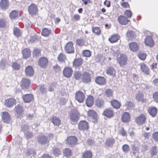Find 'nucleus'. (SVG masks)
<instances>
[{
  "mask_svg": "<svg viewBox=\"0 0 158 158\" xmlns=\"http://www.w3.org/2000/svg\"><path fill=\"white\" fill-rule=\"evenodd\" d=\"M69 116L72 123H76L79 120V113L77 110L74 109L71 111Z\"/></svg>",
  "mask_w": 158,
  "mask_h": 158,
  "instance_id": "nucleus-1",
  "label": "nucleus"
},
{
  "mask_svg": "<svg viewBox=\"0 0 158 158\" xmlns=\"http://www.w3.org/2000/svg\"><path fill=\"white\" fill-rule=\"evenodd\" d=\"M38 142L41 145H44L46 146L48 145L49 140L48 138L43 135H39L37 138Z\"/></svg>",
  "mask_w": 158,
  "mask_h": 158,
  "instance_id": "nucleus-2",
  "label": "nucleus"
},
{
  "mask_svg": "<svg viewBox=\"0 0 158 158\" xmlns=\"http://www.w3.org/2000/svg\"><path fill=\"white\" fill-rule=\"evenodd\" d=\"M28 11L31 16L35 15L38 12V9L37 6L35 4H31L28 7Z\"/></svg>",
  "mask_w": 158,
  "mask_h": 158,
  "instance_id": "nucleus-3",
  "label": "nucleus"
},
{
  "mask_svg": "<svg viewBox=\"0 0 158 158\" xmlns=\"http://www.w3.org/2000/svg\"><path fill=\"white\" fill-rule=\"evenodd\" d=\"M117 59L120 66L122 67L126 64L127 60L126 56L123 54H121L120 56L117 58Z\"/></svg>",
  "mask_w": 158,
  "mask_h": 158,
  "instance_id": "nucleus-4",
  "label": "nucleus"
},
{
  "mask_svg": "<svg viewBox=\"0 0 158 158\" xmlns=\"http://www.w3.org/2000/svg\"><path fill=\"white\" fill-rule=\"evenodd\" d=\"M64 50L65 52L68 53H74V49L73 42H69L67 43L65 47Z\"/></svg>",
  "mask_w": 158,
  "mask_h": 158,
  "instance_id": "nucleus-5",
  "label": "nucleus"
},
{
  "mask_svg": "<svg viewBox=\"0 0 158 158\" xmlns=\"http://www.w3.org/2000/svg\"><path fill=\"white\" fill-rule=\"evenodd\" d=\"M48 60L45 57L40 58L38 61L39 65L41 68H46L48 65Z\"/></svg>",
  "mask_w": 158,
  "mask_h": 158,
  "instance_id": "nucleus-6",
  "label": "nucleus"
},
{
  "mask_svg": "<svg viewBox=\"0 0 158 158\" xmlns=\"http://www.w3.org/2000/svg\"><path fill=\"white\" fill-rule=\"evenodd\" d=\"M85 96L82 92L78 91L75 94V98L79 102H82L85 99Z\"/></svg>",
  "mask_w": 158,
  "mask_h": 158,
  "instance_id": "nucleus-7",
  "label": "nucleus"
},
{
  "mask_svg": "<svg viewBox=\"0 0 158 158\" xmlns=\"http://www.w3.org/2000/svg\"><path fill=\"white\" fill-rule=\"evenodd\" d=\"M88 115L92 121L95 122L97 121V117L95 111L93 110H89L88 112Z\"/></svg>",
  "mask_w": 158,
  "mask_h": 158,
  "instance_id": "nucleus-8",
  "label": "nucleus"
},
{
  "mask_svg": "<svg viewBox=\"0 0 158 158\" xmlns=\"http://www.w3.org/2000/svg\"><path fill=\"white\" fill-rule=\"evenodd\" d=\"M78 126L79 129L82 131L88 130L89 127L88 123L85 121H81L78 124Z\"/></svg>",
  "mask_w": 158,
  "mask_h": 158,
  "instance_id": "nucleus-9",
  "label": "nucleus"
},
{
  "mask_svg": "<svg viewBox=\"0 0 158 158\" xmlns=\"http://www.w3.org/2000/svg\"><path fill=\"white\" fill-rule=\"evenodd\" d=\"M118 21L120 24L122 25H125L130 21L127 17L123 15H120L118 17Z\"/></svg>",
  "mask_w": 158,
  "mask_h": 158,
  "instance_id": "nucleus-10",
  "label": "nucleus"
},
{
  "mask_svg": "<svg viewBox=\"0 0 158 158\" xmlns=\"http://www.w3.org/2000/svg\"><path fill=\"white\" fill-rule=\"evenodd\" d=\"M90 75L87 72L84 73L82 76V81L84 83H87L91 81Z\"/></svg>",
  "mask_w": 158,
  "mask_h": 158,
  "instance_id": "nucleus-11",
  "label": "nucleus"
},
{
  "mask_svg": "<svg viewBox=\"0 0 158 158\" xmlns=\"http://www.w3.org/2000/svg\"><path fill=\"white\" fill-rule=\"evenodd\" d=\"M77 139L74 136H70L68 137L66 142L71 146L76 145L77 143Z\"/></svg>",
  "mask_w": 158,
  "mask_h": 158,
  "instance_id": "nucleus-12",
  "label": "nucleus"
},
{
  "mask_svg": "<svg viewBox=\"0 0 158 158\" xmlns=\"http://www.w3.org/2000/svg\"><path fill=\"white\" fill-rule=\"evenodd\" d=\"M16 102L15 99L13 98H9L5 100V104L7 107H11L15 104Z\"/></svg>",
  "mask_w": 158,
  "mask_h": 158,
  "instance_id": "nucleus-13",
  "label": "nucleus"
},
{
  "mask_svg": "<svg viewBox=\"0 0 158 158\" xmlns=\"http://www.w3.org/2000/svg\"><path fill=\"white\" fill-rule=\"evenodd\" d=\"M1 115L3 122L8 123L10 119V117L8 112H4L1 113Z\"/></svg>",
  "mask_w": 158,
  "mask_h": 158,
  "instance_id": "nucleus-14",
  "label": "nucleus"
},
{
  "mask_svg": "<svg viewBox=\"0 0 158 158\" xmlns=\"http://www.w3.org/2000/svg\"><path fill=\"white\" fill-rule=\"evenodd\" d=\"M9 6V3L7 0H1L0 1V8L3 10L7 9Z\"/></svg>",
  "mask_w": 158,
  "mask_h": 158,
  "instance_id": "nucleus-15",
  "label": "nucleus"
},
{
  "mask_svg": "<svg viewBox=\"0 0 158 158\" xmlns=\"http://www.w3.org/2000/svg\"><path fill=\"white\" fill-rule=\"evenodd\" d=\"M73 73L72 69L69 67H66L64 69L63 73L64 76L66 77H70Z\"/></svg>",
  "mask_w": 158,
  "mask_h": 158,
  "instance_id": "nucleus-16",
  "label": "nucleus"
},
{
  "mask_svg": "<svg viewBox=\"0 0 158 158\" xmlns=\"http://www.w3.org/2000/svg\"><path fill=\"white\" fill-rule=\"evenodd\" d=\"M25 73L26 75L30 77L32 76L34 74V70L32 66H28L26 68Z\"/></svg>",
  "mask_w": 158,
  "mask_h": 158,
  "instance_id": "nucleus-17",
  "label": "nucleus"
},
{
  "mask_svg": "<svg viewBox=\"0 0 158 158\" xmlns=\"http://www.w3.org/2000/svg\"><path fill=\"white\" fill-rule=\"evenodd\" d=\"M21 83L23 88L27 89L30 86V81L28 79L24 78L22 80Z\"/></svg>",
  "mask_w": 158,
  "mask_h": 158,
  "instance_id": "nucleus-18",
  "label": "nucleus"
},
{
  "mask_svg": "<svg viewBox=\"0 0 158 158\" xmlns=\"http://www.w3.org/2000/svg\"><path fill=\"white\" fill-rule=\"evenodd\" d=\"M141 70L144 73L148 75L149 73V69L148 66L145 64L140 63V64Z\"/></svg>",
  "mask_w": 158,
  "mask_h": 158,
  "instance_id": "nucleus-19",
  "label": "nucleus"
},
{
  "mask_svg": "<svg viewBox=\"0 0 158 158\" xmlns=\"http://www.w3.org/2000/svg\"><path fill=\"white\" fill-rule=\"evenodd\" d=\"M129 45L130 49L134 52H137L139 50L138 45L135 42H132L129 43Z\"/></svg>",
  "mask_w": 158,
  "mask_h": 158,
  "instance_id": "nucleus-20",
  "label": "nucleus"
},
{
  "mask_svg": "<svg viewBox=\"0 0 158 158\" xmlns=\"http://www.w3.org/2000/svg\"><path fill=\"white\" fill-rule=\"evenodd\" d=\"M94 99L93 96H89L86 100V106L89 107H91L94 103Z\"/></svg>",
  "mask_w": 158,
  "mask_h": 158,
  "instance_id": "nucleus-21",
  "label": "nucleus"
},
{
  "mask_svg": "<svg viewBox=\"0 0 158 158\" xmlns=\"http://www.w3.org/2000/svg\"><path fill=\"white\" fill-rule=\"evenodd\" d=\"M146 121V118L145 116L142 114H141L139 117L135 119V121L136 123L140 125H142L145 123Z\"/></svg>",
  "mask_w": 158,
  "mask_h": 158,
  "instance_id": "nucleus-22",
  "label": "nucleus"
},
{
  "mask_svg": "<svg viewBox=\"0 0 158 158\" xmlns=\"http://www.w3.org/2000/svg\"><path fill=\"white\" fill-rule=\"evenodd\" d=\"M145 43L146 45L150 47L153 46L154 42L151 36H147L145 40Z\"/></svg>",
  "mask_w": 158,
  "mask_h": 158,
  "instance_id": "nucleus-23",
  "label": "nucleus"
},
{
  "mask_svg": "<svg viewBox=\"0 0 158 158\" xmlns=\"http://www.w3.org/2000/svg\"><path fill=\"white\" fill-rule=\"evenodd\" d=\"M116 72L114 68L111 67H108L106 69V73L113 77L115 76Z\"/></svg>",
  "mask_w": 158,
  "mask_h": 158,
  "instance_id": "nucleus-24",
  "label": "nucleus"
},
{
  "mask_svg": "<svg viewBox=\"0 0 158 158\" xmlns=\"http://www.w3.org/2000/svg\"><path fill=\"white\" fill-rule=\"evenodd\" d=\"M23 99L26 102H29L33 99V95L31 94L24 95L23 97Z\"/></svg>",
  "mask_w": 158,
  "mask_h": 158,
  "instance_id": "nucleus-25",
  "label": "nucleus"
},
{
  "mask_svg": "<svg viewBox=\"0 0 158 158\" xmlns=\"http://www.w3.org/2000/svg\"><path fill=\"white\" fill-rule=\"evenodd\" d=\"M95 82L97 84L101 85H105L106 83L105 78L104 77H97L96 78Z\"/></svg>",
  "mask_w": 158,
  "mask_h": 158,
  "instance_id": "nucleus-26",
  "label": "nucleus"
},
{
  "mask_svg": "<svg viewBox=\"0 0 158 158\" xmlns=\"http://www.w3.org/2000/svg\"><path fill=\"white\" fill-rule=\"evenodd\" d=\"M127 37L128 40H132L135 37L134 32L132 31H128L127 33Z\"/></svg>",
  "mask_w": 158,
  "mask_h": 158,
  "instance_id": "nucleus-27",
  "label": "nucleus"
},
{
  "mask_svg": "<svg viewBox=\"0 0 158 158\" xmlns=\"http://www.w3.org/2000/svg\"><path fill=\"white\" fill-rule=\"evenodd\" d=\"M148 112L150 115L152 117H155L157 112V109L154 107H150L148 110Z\"/></svg>",
  "mask_w": 158,
  "mask_h": 158,
  "instance_id": "nucleus-28",
  "label": "nucleus"
},
{
  "mask_svg": "<svg viewBox=\"0 0 158 158\" xmlns=\"http://www.w3.org/2000/svg\"><path fill=\"white\" fill-rule=\"evenodd\" d=\"M104 115L108 118L112 117L114 115L113 112L111 108H109L103 112Z\"/></svg>",
  "mask_w": 158,
  "mask_h": 158,
  "instance_id": "nucleus-29",
  "label": "nucleus"
},
{
  "mask_svg": "<svg viewBox=\"0 0 158 158\" xmlns=\"http://www.w3.org/2000/svg\"><path fill=\"white\" fill-rule=\"evenodd\" d=\"M121 119L123 122H126L128 121L130 119V114L127 112L123 113L122 115Z\"/></svg>",
  "mask_w": 158,
  "mask_h": 158,
  "instance_id": "nucleus-30",
  "label": "nucleus"
},
{
  "mask_svg": "<svg viewBox=\"0 0 158 158\" xmlns=\"http://www.w3.org/2000/svg\"><path fill=\"white\" fill-rule=\"evenodd\" d=\"M115 142V140L112 138H108L106 139L105 141L106 146L108 147L112 146Z\"/></svg>",
  "mask_w": 158,
  "mask_h": 158,
  "instance_id": "nucleus-31",
  "label": "nucleus"
},
{
  "mask_svg": "<svg viewBox=\"0 0 158 158\" xmlns=\"http://www.w3.org/2000/svg\"><path fill=\"white\" fill-rule=\"evenodd\" d=\"M119 36L118 34H115L112 35L109 38V41L111 43H114L117 42L119 39Z\"/></svg>",
  "mask_w": 158,
  "mask_h": 158,
  "instance_id": "nucleus-32",
  "label": "nucleus"
},
{
  "mask_svg": "<svg viewBox=\"0 0 158 158\" xmlns=\"http://www.w3.org/2000/svg\"><path fill=\"white\" fill-rule=\"evenodd\" d=\"M111 103L113 107L116 109H118L120 107L121 104L118 100H114L111 101Z\"/></svg>",
  "mask_w": 158,
  "mask_h": 158,
  "instance_id": "nucleus-33",
  "label": "nucleus"
},
{
  "mask_svg": "<svg viewBox=\"0 0 158 158\" xmlns=\"http://www.w3.org/2000/svg\"><path fill=\"white\" fill-rule=\"evenodd\" d=\"M23 56L25 58L29 57L31 55V52L30 50L29 49L26 48L24 49L23 51Z\"/></svg>",
  "mask_w": 158,
  "mask_h": 158,
  "instance_id": "nucleus-34",
  "label": "nucleus"
},
{
  "mask_svg": "<svg viewBox=\"0 0 158 158\" xmlns=\"http://www.w3.org/2000/svg\"><path fill=\"white\" fill-rule=\"evenodd\" d=\"M82 64V60L81 59H75L73 62V65L77 67L81 65Z\"/></svg>",
  "mask_w": 158,
  "mask_h": 158,
  "instance_id": "nucleus-35",
  "label": "nucleus"
},
{
  "mask_svg": "<svg viewBox=\"0 0 158 158\" xmlns=\"http://www.w3.org/2000/svg\"><path fill=\"white\" fill-rule=\"evenodd\" d=\"M52 122L54 125L59 126L60 124L61 121L59 118L55 116L52 118Z\"/></svg>",
  "mask_w": 158,
  "mask_h": 158,
  "instance_id": "nucleus-36",
  "label": "nucleus"
},
{
  "mask_svg": "<svg viewBox=\"0 0 158 158\" xmlns=\"http://www.w3.org/2000/svg\"><path fill=\"white\" fill-rule=\"evenodd\" d=\"M92 153L91 152L87 151L83 153L82 157L83 158H92Z\"/></svg>",
  "mask_w": 158,
  "mask_h": 158,
  "instance_id": "nucleus-37",
  "label": "nucleus"
},
{
  "mask_svg": "<svg viewBox=\"0 0 158 158\" xmlns=\"http://www.w3.org/2000/svg\"><path fill=\"white\" fill-rule=\"evenodd\" d=\"M10 18L11 19H15L18 16V13L16 10H12L9 14Z\"/></svg>",
  "mask_w": 158,
  "mask_h": 158,
  "instance_id": "nucleus-38",
  "label": "nucleus"
},
{
  "mask_svg": "<svg viewBox=\"0 0 158 158\" xmlns=\"http://www.w3.org/2000/svg\"><path fill=\"white\" fill-rule=\"evenodd\" d=\"M104 101L100 98H98L96 101V105L99 107H102L104 106Z\"/></svg>",
  "mask_w": 158,
  "mask_h": 158,
  "instance_id": "nucleus-39",
  "label": "nucleus"
},
{
  "mask_svg": "<svg viewBox=\"0 0 158 158\" xmlns=\"http://www.w3.org/2000/svg\"><path fill=\"white\" fill-rule=\"evenodd\" d=\"M15 111L18 114H21L23 111V108L21 106L18 105L17 107H15Z\"/></svg>",
  "mask_w": 158,
  "mask_h": 158,
  "instance_id": "nucleus-40",
  "label": "nucleus"
},
{
  "mask_svg": "<svg viewBox=\"0 0 158 158\" xmlns=\"http://www.w3.org/2000/svg\"><path fill=\"white\" fill-rule=\"evenodd\" d=\"M13 31L15 35L17 37H19L21 35V33L20 30L17 27L14 28Z\"/></svg>",
  "mask_w": 158,
  "mask_h": 158,
  "instance_id": "nucleus-41",
  "label": "nucleus"
},
{
  "mask_svg": "<svg viewBox=\"0 0 158 158\" xmlns=\"http://www.w3.org/2000/svg\"><path fill=\"white\" fill-rule=\"evenodd\" d=\"M63 153L66 156H71L72 152L69 148H66L64 150Z\"/></svg>",
  "mask_w": 158,
  "mask_h": 158,
  "instance_id": "nucleus-42",
  "label": "nucleus"
},
{
  "mask_svg": "<svg viewBox=\"0 0 158 158\" xmlns=\"http://www.w3.org/2000/svg\"><path fill=\"white\" fill-rule=\"evenodd\" d=\"M56 85V83L53 82L49 85L48 88V90L50 92H53L54 90V88Z\"/></svg>",
  "mask_w": 158,
  "mask_h": 158,
  "instance_id": "nucleus-43",
  "label": "nucleus"
},
{
  "mask_svg": "<svg viewBox=\"0 0 158 158\" xmlns=\"http://www.w3.org/2000/svg\"><path fill=\"white\" fill-rule=\"evenodd\" d=\"M40 90L43 94L47 92L46 87L44 84L39 85Z\"/></svg>",
  "mask_w": 158,
  "mask_h": 158,
  "instance_id": "nucleus-44",
  "label": "nucleus"
},
{
  "mask_svg": "<svg viewBox=\"0 0 158 158\" xmlns=\"http://www.w3.org/2000/svg\"><path fill=\"white\" fill-rule=\"evenodd\" d=\"M147 55L146 53L143 52H139L138 54V56L141 60H144L146 57Z\"/></svg>",
  "mask_w": 158,
  "mask_h": 158,
  "instance_id": "nucleus-45",
  "label": "nucleus"
},
{
  "mask_svg": "<svg viewBox=\"0 0 158 158\" xmlns=\"http://www.w3.org/2000/svg\"><path fill=\"white\" fill-rule=\"evenodd\" d=\"M50 33V31L48 29L44 28L42 31L41 34L44 36H46L48 35Z\"/></svg>",
  "mask_w": 158,
  "mask_h": 158,
  "instance_id": "nucleus-46",
  "label": "nucleus"
},
{
  "mask_svg": "<svg viewBox=\"0 0 158 158\" xmlns=\"http://www.w3.org/2000/svg\"><path fill=\"white\" fill-rule=\"evenodd\" d=\"M81 77V72L79 71H75L74 73V77L76 80H79Z\"/></svg>",
  "mask_w": 158,
  "mask_h": 158,
  "instance_id": "nucleus-47",
  "label": "nucleus"
},
{
  "mask_svg": "<svg viewBox=\"0 0 158 158\" xmlns=\"http://www.w3.org/2000/svg\"><path fill=\"white\" fill-rule=\"evenodd\" d=\"M52 152L53 154L56 156L61 154V152L60 149L56 148H54L53 149Z\"/></svg>",
  "mask_w": 158,
  "mask_h": 158,
  "instance_id": "nucleus-48",
  "label": "nucleus"
},
{
  "mask_svg": "<svg viewBox=\"0 0 158 158\" xmlns=\"http://www.w3.org/2000/svg\"><path fill=\"white\" fill-rule=\"evenodd\" d=\"M92 31L94 33L98 35H99L101 34V31L100 29L98 27H93L92 28Z\"/></svg>",
  "mask_w": 158,
  "mask_h": 158,
  "instance_id": "nucleus-49",
  "label": "nucleus"
},
{
  "mask_svg": "<svg viewBox=\"0 0 158 158\" xmlns=\"http://www.w3.org/2000/svg\"><path fill=\"white\" fill-rule=\"evenodd\" d=\"M57 58L59 61L60 62H64L66 59V57L64 54L60 53L58 56Z\"/></svg>",
  "mask_w": 158,
  "mask_h": 158,
  "instance_id": "nucleus-50",
  "label": "nucleus"
},
{
  "mask_svg": "<svg viewBox=\"0 0 158 158\" xmlns=\"http://www.w3.org/2000/svg\"><path fill=\"white\" fill-rule=\"evenodd\" d=\"M12 67L14 69L18 70L20 69V65L18 63L16 62H15L13 63Z\"/></svg>",
  "mask_w": 158,
  "mask_h": 158,
  "instance_id": "nucleus-51",
  "label": "nucleus"
},
{
  "mask_svg": "<svg viewBox=\"0 0 158 158\" xmlns=\"http://www.w3.org/2000/svg\"><path fill=\"white\" fill-rule=\"evenodd\" d=\"M157 148L156 146H154L151 149L150 151L151 154L153 156L155 155L157 153Z\"/></svg>",
  "mask_w": 158,
  "mask_h": 158,
  "instance_id": "nucleus-52",
  "label": "nucleus"
},
{
  "mask_svg": "<svg viewBox=\"0 0 158 158\" xmlns=\"http://www.w3.org/2000/svg\"><path fill=\"white\" fill-rule=\"evenodd\" d=\"M129 147L127 144H124L122 147L123 152L125 153H127L129 150Z\"/></svg>",
  "mask_w": 158,
  "mask_h": 158,
  "instance_id": "nucleus-53",
  "label": "nucleus"
},
{
  "mask_svg": "<svg viewBox=\"0 0 158 158\" xmlns=\"http://www.w3.org/2000/svg\"><path fill=\"white\" fill-rule=\"evenodd\" d=\"M40 49H36L34 50L33 55L34 56H38L40 55Z\"/></svg>",
  "mask_w": 158,
  "mask_h": 158,
  "instance_id": "nucleus-54",
  "label": "nucleus"
},
{
  "mask_svg": "<svg viewBox=\"0 0 158 158\" xmlns=\"http://www.w3.org/2000/svg\"><path fill=\"white\" fill-rule=\"evenodd\" d=\"M77 44L80 46H83L84 44V42L82 39H77L76 41Z\"/></svg>",
  "mask_w": 158,
  "mask_h": 158,
  "instance_id": "nucleus-55",
  "label": "nucleus"
},
{
  "mask_svg": "<svg viewBox=\"0 0 158 158\" xmlns=\"http://www.w3.org/2000/svg\"><path fill=\"white\" fill-rule=\"evenodd\" d=\"M27 156H29L32 154L34 155L36 153L34 150L32 149H28L26 153Z\"/></svg>",
  "mask_w": 158,
  "mask_h": 158,
  "instance_id": "nucleus-56",
  "label": "nucleus"
},
{
  "mask_svg": "<svg viewBox=\"0 0 158 158\" xmlns=\"http://www.w3.org/2000/svg\"><path fill=\"white\" fill-rule=\"evenodd\" d=\"M126 106L128 109H130L133 106V103L130 101H127L126 103Z\"/></svg>",
  "mask_w": 158,
  "mask_h": 158,
  "instance_id": "nucleus-57",
  "label": "nucleus"
},
{
  "mask_svg": "<svg viewBox=\"0 0 158 158\" xmlns=\"http://www.w3.org/2000/svg\"><path fill=\"white\" fill-rule=\"evenodd\" d=\"M105 94L108 97L111 96L112 95V91L110 89H106L105 91Z\"/></svg>",
  "mask_w": 158,
  "mask_h": 158,
  "instance_id": "nucleus-58",
  "label": "nucleus"
},
{
  "mask_svg": "<svg viewBox=\"0 0 158 158\" xmlns=\"http://www.w3.org/2000/svg\"><path fill=\"white\" fill-rule=\"evenodd\" d=\"M124 14L128 18H130L132 16V13L130 10H127L124 12Z\"/></svg>",
  "mask_w": 158,
  "mask_h": 158,
  "instance_id": "nucleus-59",
  "label": "nucleus"
},
{
  "mask_svg": "<svg viewBox=\"0 0 158 158\" xmlns=\"http://www.w3.org/2000/svg\"><path fill=\"white\" fill-rule=\"evenodd\" d=\"M83 54L85 56L89 57L91 55V53L89 51L86 50L83 52Z\"/></svg>",
  "mask_w": 158,
  "mask_h": 158,
  "instance_id": "nucleus-60",
  "label": "nucleus"
},
{
  "mask_svg": "<svg viewBox=\"0 0 158 158\" xmlns=\"http://www.w3.org/2000/svg\"><path fill=\"white\" fill-rule=\"evenodd\" d=\"M143 94L141 92H139L137 94L136 96V98L138 101H140L142 100L143 98Z\"/></svg>",
  "mask_w": 158,
  "mask_h": 158,
  "instance_id": "nucleus-61",
  "label": "nucleus"
},
{
  "mask_svg": "<svg viewBox=\"0 0 158 158\" xmlns=\"http://www.w3.org/2000/svg\"><path fill=\"white\" fill-rule=\"evenodd\" d=\"M119 134L123 136H125L126 135L127 133L123 128L121 129L119 131Z\"/></svg>",
  "mask_w": 158,
  "mask_h": 158,
  "instance_id": "nucleus-62",
  "label": "nucleus"
},
{
  "mask_svg": "<svg viewBox=\"0 0 158 158\" xmlns=\"http://www.w3.org/2000/svg\"><path fill=\"white\" fill-rule=\"evenodd\" d=\"M24 134L27 139L30 138L32 137L33 136L32 133L31 132H30L28 131Z\"/></svg>",
  "mask_w": 158,
  "mask_h": 158,
  "instance_id": "nucleus-63",
  "label": "nucleus"
},
{
  "mask_svg": "<svg viewBox=\"0 0 158 158\" xmlns=\"http://www.w3.org/2000/svg\"><path fill=\"white\" fill-rule=\"evenodd\" d=\"M153 96L155 101L157 102H158V92L154 93Z\"/></svg>",
  "mask_w": 158,
  "mask_h": 158,
  "instance_id": "nucleus-64",
  "label": "nucleus"
}]
</instances>
